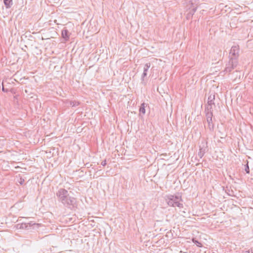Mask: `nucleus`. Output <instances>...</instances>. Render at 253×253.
Masks as SVG:
<instances>
[{"instance_id": "1", "label": "nucleus", "mask_w": 253, "mask_h": 253, "mask_svg": "<svg viewBox=\"0 0 253 253\" xmlns=\"http://www.w3.org/2000/svg\"><path fill=\"white\" fill-rule=\"evenodd\" d=\"M58 201L66 207L72 209L77 206L75 198L69 195L68 191L64 188H60L56 193Z\"/></svg>"}, {"instance_id": "2", "label": "nucleus", "mask_w": 253, "mask_h": 253, "mask_svg": "<svg viewBox=\"0 0 253 253\" xmlns=\"http://www.w3.org/2000/svg\"><path fill=\"white\" fill-rule=\"evenodd\" d=\"M167 204L173 208H178L181 210L183 208V200L181 196L175 195H168L165 197Z\"/></svg>"}, {"instance_id": "3", "label": "nucleus", "mask_w": 253, "mask_h": 253, "mask_svg": "<svg viewBox=\"0 0 253 253\" xmlns=\"http://www.w3.org/2000/svg\"><path fill=\"white\" fill-rule=\"evenodd\" d=\"M186 4V18L187 20H189L192 19L197 10V7L191 0H187Z\"/></svg>"}, {"instance_id": "4", "label": "nucleus", "mask_w": 253, "mask_h": 253, "mask_svg": "<svg viewBox=\"0 0 253 253\" xmlns=\"http://www.w3.org/2000/svg\"><path fill=\"white\" fill-rule=\"evenodd\" d=\"M40 225V224L30 222L28 223H18L16 225V227L17 229H20L30 230L35 228H38Z\"/></svg>"}, {"instance_id": "5", "label": "nucleus", "mask_w": 253, "mask_h": 253, "mask_svg": "<svg viewBox=\"0 0 253 253\" xmlns=\"http://www.w3.org/2000/svg\"><path fill=\"white\" fill-rule=\"evenodd\" d=\"M237 64L238 60H236V59H229L228 63L226 64V66L223 72L226 73H230L233 69H234L237 66Z\"/></svg>"}, {"instance_id": "6", "label": "nucleus", "mask_w": 253, "mask_h": 253, "mask_svg": "<svg viewBox=\"0 0 253 253\" xmlns=\"http://www.w3.org/2000/svg\"><path fill=\"white\" fill-rule=\"evenodd\" d=\"M239 46L238 45L233 46L230 50L229 54V57L230 59H236V60H238V58L239 57Z\"/></svg>"}, {"instance_id": "7", "label": "nucleus", "mask_w": 253, "mask_h": 253, "mask_svg": "<svg viewBox=\"0 0 253 253\" xmlns=\"http://www.w3.org/2000/svg\"><path fill=\"white\" fill-rule=\"evenodd\" d=\"M151 66V63L150 62L147 63L145 64L144 68H143V72L142 73V75L141 76V83L142 84H145V82L144 81L145 78L146 77L147 75V71H148L149 69L150 68Z\"/></svg>"}, {"instance_id": "8", "label": "nucleus", "mask_w": 253, "mask_h": 253, "mask_svg": "<svg viewBox=\"0 0 253 253\" xmlns=\"http://www.w3.org/2000/svg\"><path fill=\"white\" fill-rule=\"evenodd\" d=\"M70 35L71 34L67 29L64 28L62 30L61 36L65 42L68 41L69 40Z\"/></svg>"}, {"instance_id": "9", "label": "nucleus", "mask_w": 253, "mask_h": 253, "mask_svg": "<svg viewBox=\"0 0 253 253\" xmlns=\"http://www.w3.org/2000/svg\"><path fill=\"white\" fill-rule=\"evenodd\" d=\"M65 103L68 104L69 103L70 106L72 107H76L80 105V102L77 101H70L69 100H66L65 102Z\"/></svg>"}, {"instance_id": "10", "label": "nucleus", "mask_w": 253, "mask_h": 253, "mask_svg": "<svg viewBox=\"0 0 253 253\" xmlns=\"http://www.w3.org/2000/svg\"><path fill=\"white\" fill-rule=\"evenodd\" d=\"M206 147H200V150H199V152L198 153L199 157L200 158H202L204 156L205 153H206Z\"/></svg>"}, {"instance_id": "11", "label": "nucleus", "mask_w": 253, "mask_h": 253, "mask_svg": "<svg viewBox=\"0 0 253 253\" xmlns=\"http://www.w3.org/2000/svg\"><path fill=\"white\" fill-rule=\"evenodd\" d=\"M208 124V127L210 130H213L214 128V124L212 122V118L207 120Z\"/></svg>"}, {"instance_id": "12", "label": "nucleus", "mask_w": 253, "mask_h": 253, "mask_svg": "<svg viewBox=\"0 0 253 253\" xmlns=\"http://www.w3.org/2000/svg\"><path fill=\"white\" fill-rule=\"evenodd\" d=\"M5 7L7 8H10L12 5V0H3Z\"/></svg>"}, {"instance_id": "13", "label": "nucleus", "mask_w": 253, "mask_h": 253, "mask_svg": "<svg viewBox=\"0 0 253 253\" xmlns=\"http://www.w3.org/2000/svg\"><path fill=\"white\" fill-rule=\"evenodd\" d=\"M214 95L211 94L208 97V103L210 104H214Z\"/></svg>"}, {"instance_id": "14", "label": "nucleus", "mask_w": 253, "mask_h": 253, "mask_svg": "<svg viewBox=\"0 0 253 253\" xmlns=\"http://www.w3.org/2000/svg\"><path fill=\"white\" fill-rule=\"evenodd\" d=\"M206 113V120H208V119L212 118L213 113L212 112L210 111H205Z\"/></svg>"}, {"instance_id": "15", "label": "nucleus", "mask_w": 253, "mask_h": 253, "mask_svg": "<svg viewBox=\"0 0 253 253\" xmlns=\"http://www.w3.org/2000/svg\"><path fill=\"white\" fill-rule=\"evenodd\" d=\"M213 104H209L208 103L207 106H206L205 111H210V112H212L213 111V108L212 105Z\"/></svg>"}, {"instance_id": "16", "label": "nucleus", "mask_w": 253, "mask_h": 253, "mask_svg": "<svg viewBox=\"0 0 253 253\" xmlns=\"http://www.w3.org/2000/svg\"><path fill=\"white\" fill-rule=\"evenodd\" d=\"M145 104L144 103H143L141 104V106L139 109V112L140 113H142L143 114H144L145 113Z\"/></svg>"}, {"instance_id": "17", "label": "nucleus", "mask_w": 253, "mask_h": 253, "mask_svg": "<svg viewBox=\"0 0 253 253\" xmlns=\"http://www.w3.org/2000/svg\"><path fill=\"white\" fill-rule=\"evenodd\" d=\"M245 170L247 173H250V169L248 165V162L247 161V164L245 165Z\"/></svg>"}, {"instance_id": "18", "label": "nucleus", "mask_w": 253, "mask_h": 253, "mask_svg": "<svg viewBox=\"0 0 253 253\" xmlns=\"http://www.w3.org/2000/svg\"><path fill=\"white\" fill-rule=\"evenodd\" d=\"M192 241L193 242H194L196 244V245L198 247H201L202 246V244L200 242L195 240L194 239H193Z\"/></svg>"}, {"instance_id": "19", "label": "nucleus", "mask_w": 253, "mask_h": 253, "mask_svg": "<svg viewBox=\"0 0 253 253\" xmlns=\"http://www.w3.org/2000/svg\"><path fill=\"white\" fill-rule=\"evenodd\" d=\"M243 253H253V250L251 249L248 251H243Z\"/></svg>"}, {"instance_id": "20", "label": "nucleus", "mask_w": 253, "mask_h": 253, "mask_svg": "<svg viewBox=\"0 0 253 253\" xmlns=\"http://www.w3.org/2000/svg\"><path fill=\"white\" fill-rule=\"evenodd\" d=\"M101 165L103 166H105L107 164V162H106V160H104V161H103L102 162H101Z\"/></svg>"}, {"instance_id": "21", "label": "nucleus", "mask_w": 253, "mask_h": 253, "mask_svg": "<svg viewBox=\"0 0 253 253\" xmlns=\"http://www.w3.org/2000/svg\"><path fill=\"white\" fill-rule=\"evenodd\" d=\"M2 90L3 91H4V92H7L8 91V90L7 89H5L3 86H2Z\"/></svg>"}, {"instance_id": "22", "label": "nucleus", "mask_w": 253, "mask_h": 253, "mask_svg": "<svg viewBox=\"0 0 253 253\" xmlns=\"http://www.w3.org/2000/svg\"><path fill=\"white\" fill-rule=\"evenodd\" d=\"M24 179L22 180V179H21V181L20 182V184H22L24 182Z\"/></svg>"}]
</instances>
